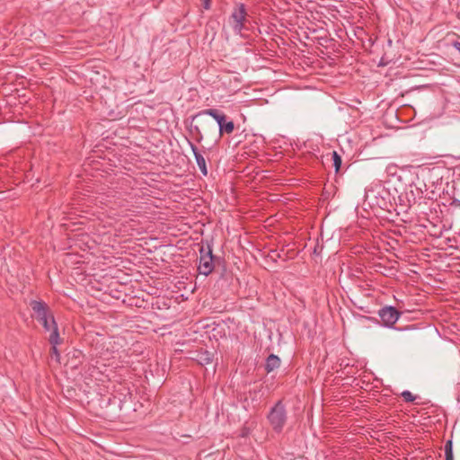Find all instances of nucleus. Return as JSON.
Segmentation results:
<instances>
[{
    "instance_id": "1",
    "label": "nucleus",
    "mask_w": 460,
    "mask_h": 460,
    "mask_svg": "<svg viewBox=\"0 0 460 460\" xmlns=\"http://www.w3.org/2000/svg\"><path fill=\"white\" fill-rule=\"evenodd\" d=\"M204 115L212 117L218 125L219 136L222 137L225 134L230 135L234 130V123L233 119H229L223 111L217 109H206L191 117L192 120L199 119Z\"/></svg>"
},
{
    "instance_id": "18",
    "label": "nucleus",
    "mask_w": 460,
    "mask_h": 460,
    "mask_svg": "<svg viewBox=\"0 0 460 460\" xmlns=\"http://www.w3.org/2000/svg\"><path fill=\"white\" fill-rule=\"evenodd\" d=\"M253 99H256V100L255 101H252L251 102H253V103H256V104H259V105H263L264 103H268L267 100L262 99L261 97H258V95H255V97Z\"/></svg>"
},
{
    "instance_id": "11",
    "label": "nucleus",
    "mask_w": 460,
    "mask_h": 460,
    "mask_svg": "<svg viewBox=\"0 0 460 460\" xmlns=\"http://www.w3.org/2000/svg\"><path fill=\"white\" fill-rule=\"evenodd\" d=\"M280 366V358L275 355L270 354L267 358L265 362V370L267 373H270L274 371L275 369L279 368Z\"/></svg>"
},
{
    "instance_id": "5",
    "label": "nucleus",
    "mask_w": 460,
    "mask_h": 460,
    "mask_svg": "<svg viewBox=\"0 0 460 460\" xmlns=\"http://www.w3.org/2000/svg\"><path fill=\"white\" fill-rule=\"evenodd\" d=\"M30 307L33 311V315L39 323H45L46 319H50L54 324L53 331L55 328H58L53 312L47 303L42 300H31L30 302Z\"/></svg>"
},
{
    "instance_id": "21",
    "label": "nucleus",
    "mask_w": 460,
    "mask_h": 460,
    "mask_svg": "<svg viewBox=\"0 0 460 460\" xmlns=\"http://www.w3.org/2000/svg\"><path fill=\"white\" fill-rule=\"evenodd\" d=\"M210 1H211V0H202V2H203V7H204L206 10L210 9Z\"/></svg>"
},
{
    "instance_id": "2",
    "label": "nucleus",
    "mask_w": 460,
    "mask_h": 460,
    "mask_svg": "<svg viewBox=\"0 0 460 460\" xmlns=\"http://www.w3.org/2000/svg\"><path fill=\"white\" fill-rule=\"evenodd\" d=\"M221 261L220 257L213 254L212 247L209 243H207L206 246L202 245L199 248V264L198 267L199 274L208 276Z\"/></svg>"
},
{
    "instance_id": "9",
    "label": "nucleus",
    "mask_w": 460,
    "mask_h": 460,
    "mask_svg": "<svg viewBox=\"0 0 460 460\" xmlns=\"http://www.w3.org/2000/svg\"><path fill=\"white\" fill-rule=\"evenodd\" d=\"M188 143L193 152L196 163H197L201 173L204 176H207L208 175V168H207L206 160H205L203 155L199 151L198 147L190 140H188Z\"/></svg>"
},
{
    "instance_id": "20",
    "label": "nucleus",
    "mask_w": 460,
    "mask_h": 460,
    "mask_svg": "<svg viewBox=\"0 0 460 460\" xmlns=\"http://www.w3.org/2000/svg\"><path fill=\"white\" fill-rule=\"evenodd\" d=\"M452 46L460 53V40L453 41Z\"/></svg>"
},
{
    "instance_id": "12",
    "label": "nucleus",
    "mask_w": 460,
    "mask_h": 460,
    "mask_svg": "<svg viewBox=\"0 0 460 460\" xmlns=\"http://www.w3.org/2000/svg\"><path fill=\"white\" fill-rule=\"evenodd\" d=\"M332 166L334 167L335 172L338 173L341 170L342 159L337 151L332 153Z\"/></svg>"
},
{
    "instance_id": "15",
    "label": "nucleus",
    "mask_w": 460,
    "mask_h": 460,
    "mask_svg": "<svg viewBox=\"0 0 460 460\" xmlns=\"http://www.w3.org/2000/svg\"><path fill=\"white\" fill-rule=\"evenodd\" d=\"M401 395L406 402H411L416 399V397L412 395V394L410 391L407 390L403 391Z\"/></svg>"
},
{
    "instance_id": "19",
    "label": "nucleus",
    "mask_w": 460,
    "mask_h": 460,
    "mask_svg": "<svg viewBox=\"0 0 460 460\" xmlns=\"http://www.w3.org/2000/svg\"><path fill=\"white\" fill-rule=\"evenodd\" d=\"M450 205L455 207V208H460V199H458L456 198H453Z\"/></svg>"
},
{
    "instance_id": "13",
    "label": "nucleus",
    "mask_w": 460,
    "mask_h": 460,
    "mask_svg": "<svg viewBox=\"0 0 460 460\" xmlns=\"http://www.w3.org/2000/svg\"><path fill=\"white\" fill-rule=\"evenodd\" d=\"M444 449H445L446 460H454L452 440H447L446 442Z\"/></svg>"
},
{
    "instance_id": "8",
    "label": "nucleus",
    "mask_w": 460,
    "mask_h": 460,
    "mask_svg": "<svg viewBox=\"0 0 460 460\" xmlns=\"http://www.w3.org/2000/svg\"><path fill=\"white\" fill-rule=\"evenodd\" d=\"M445 134L451 138L460 137V119H453L444 125Z\"/></svg>"
},
{
    "instance_id": "17",
    "label": "nucleus",
    "mask_w": 460,
    "mask_h": 460,
    "mask_svg": "<svg viewBox=\"0 0 460 460\" xmlns=\"http://www.w3.org/2000/svg\"><path fill=\"white\" fill-rule=\"evenodd\" d=\"M340 102L342 103H346L349 107H354V103H360V102L357 99H349V100L344 99V100H341Z\"/></svg>"
},
{
    "instance_id": "6",
    "label": "nucleus",
    "mask_w": 460,
    "mask_h": 460,
    "mask_svg": "<svg viewBox=\"0 0 460 460\" xmlns=\"http://www.w3.org/2000/svg\"><path fill=\"white\" fill-rule=\"evenodd\" d=\"M401 314L402 313L392 305L385 306L378 311L383 325L387 328H392Z\"/></svg>"
},
{
    "instance_id": "7",
    "label": "nucleus",
    "mask_w": 460,
    "mask_h": 460,
    "mask_svg": "<svg viewBox=\"0 0 460 460\" xmlns=\"http://www.w3.org/2000/svg\"><path fill=\"white\" fill-rule=\"evenodd\" d=\"M49 342L51 345L50 354L51 357L56 359L57 362H59L60 354L57 348L58 345L63 343V339L60 338L58 328H55V330L49 334Z\"/></svg>"
},
{
    "instance_id": "16",
    "label": "nucleus",
    "mask_w": 460,
    "mask_h": 460,
    "mask_svg": "<svg viewBox=\"0 0 460 460\" xmlns=\"http://www.w3.org/2000/svg\"><path fill=\"white\" fill-rule=\"evenodd\" d=\"M40 323L42 324V326L46 332H49L50 333L53 332L54 324L52 323V321L50 319H46L45 323L44 322H40Z\"/></svg>"
},
{
    "instance_id": "23",
    "label": "nucleus",
    "mask_w": 460,
    "mask_h": 460,
    "mask_svg": "<svg viewBox=\"0 0 460 460\" xmlns=\"http://www.w3.org/2000/svg\"><path fill=\"white\" fill-rule=\"evenodd\" d=\"M407 330H410V329H414V326L413 325H411V326H407L406 327Z\"/></svg>"
},
{
    "instance_id": "3",
    "label": "nucleus",
    "mask_w": 460,
    "mask_h": 460,
    "mask_svg": "<svg viewBox=\"0 0 460 460\" xmlns=\"http://www.w3.org/2000/svg\"><path fill=\"white\" fill-rule=\"evenodd\" d=\"M267 418L275 432H282L287 422V411L281 401L277 402L270 409Z\"/></svg>"
},
{
    "instance_id": "4",
    "label": "nucleus",
    "mask_w": 460,
    "mask_h": 460,
    "mask_svg": "<svg viewBox=\"0 0 460 460\" xmlns=\"http://www.w3.org/2000/svg\"><path fill=\"white\" fill-rule=\"evenodd\" d=\"M247 11L244 4L238 3L234 5L228 19V22L235 34H241L247 21Z\"/></svg>"
},
{
    "instance_id": "14",
    "label": "nucleus",
    "mask_w": 460,
    "mask_h": 460,
    "mask_svg": "<svg viewBox=\"0 0 460 460\" xmlns=\"http://www.w3.org/2000/svg\"><path fill=\"white\" fill-rule=\"evenodd\" d=\"M190 131L192 133L196 134L197 141L198 142H200L202 140L203 134H202V132H201V130H200L199 126H197V125H195V126L190 125Z\"/></svg>"
},
{
    "instance_id": "22",
    "label": "nucleus",
    "mask_w": 460,
    "mask_h": 460,
    "mask_svg": "<svg viewBox=\"0 0 460 460\" xmlns=\"http://www.w3.org/2000/svg\"><path fill=\"white\" fill-rule=\"evenodd\" d=\"M204 361H206V363H209L211 361V358L208 357V355H207V357L204 358Z\"/></svg>"
},
{
    "instance_id": "10",
    "label": "nucleus",
    "mask_w": 460,
    "mask_h": 460,
    "mask_svg": "<svg viewBox=\"0 0 460 460\" xmlns=\"http://www.w3.org/2000/svg\"><path fill=\"white\" fill-rule=\"evenodd\" d=\"M246 95H247L246 93H241V91L239 89L237 91H234L232 94H229L230 97H234L232 99L223 100V97H224L223 95H217V97H218L219 102H236V103H247V102L256 100V99L245 98Z\"/></svg>"
}]
</instances>
